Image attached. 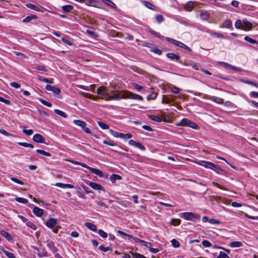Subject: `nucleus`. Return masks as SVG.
<instances>
[{
  "instance_id": "f257e3e1",
  "label": "nucleus",
  "mask_w": 258,
  "mask_h": 258,
  "mask_svg": "<svg viewBox=\"0 0 258 258\" xmlns=\"http://www.w3.org/2000/svg\"><path fill=\"white\" fill-rule=\"evenodd\" d=\"M125 91L115 92L112 91L110 96V100H119L122 98H125Z\"/></svg>"
},
{
  "instance_id": "f03ea898",
  "label": "nucleus",
  "mask_w": 258,
  "mask_h": 258,
  "mask_svg": "<svg viewBox=\"0 0 258 258\" xmlns=\"http://www.w3.org/2000/svg\"><path fill=\"white\" fill-rule=\"evenodd\" d=\"M181 217L187 220H192L194 218H199V217L193 213L184 212L181 214Z\"/></svg>"
},
{
  "instance_id": "7ed1b4c3",
  "label": "nucleus",
  "mask_w": 258,
  "mask_h": 258,
  "mask_svg": "<svg viewBox=\"0 0 258 258\" xmlns=\"http://www.w3.org/2000/svg\"><path fill=\"white\" fill-rule=\"evenodd\" d=\"M125 98L143 100V98L139 95L134 94L128 91H125Z\"/></svg>"
},
{
  "instance_id": "20e7f679",
  "label": "nucleus",
  "mask_w": 258,
  "mask_h": 258,
  "mask_svg": "<svg viewBox=\"0 0 258 258\" xmlns=\"http://www.w3.org/2000/svg\"><path fill=\"white\" fill-rule=\"evenodd\" d=\"M167 57L172 60L178 61L181 63H183L181 60H180V56L173 53H168L166 54Z\"/></svg>"
},
{
  "instance_id": "39448f33",
  "label": "nucleus",
  "mask_w": 258,
  "mask_h": 258,
  "mask_svg": "<svg viewBox=\"0 0 258 258\" xmlns=\"http://www.w3.org/2000/svg\"><path fill=\"white\" fill-rule=\"evenodd\" d=\"M33 140L34 142L39 143H45L44 138L40 134H36L34 135Z\"/></svg>"
},
{
  "instance_id": "423d86ee",
  "label": "nucleus",
  "mask_w": 258,
  "mask_h": 258,
  "mask_svg": "<svg viewBox=\"0 0 258 258\" xmlns=\"http://www.w3.org/2000/svg\"><path fill=\"white\" fill-rule=\"evenodd\" d=\"M88 184L94 189L105 191L104 188L97 183L89 182Z\"/></svg>"
},
{
  "instance_id": "0eeeda50",
  "label": "nucleus",
  "mask_w": 258,
  "mask_h": 258,
  "mask_svg": "<svg viewBox=\"0 0 258 258\" xmlns=\"http://www.w3.org/2000/svg\"><path fill=\"white\" fill-rule=\"evenodd\" d=\"M197 163L198 164H199V165L205 167V168H209V169L212 168V167H213V164H214L212 162H208V161H200L199 162H197Z\"/></svg>"
},
{
  "instance_id": "6e6552de",
  "label": "nucleus",
  "mask_w": 258,
  "mask_h": 258,
  "mask_svg": "<svg viewBox=\"0 0 258 258\" xmlns=\"http://www.w3.org/2000/svg\"><path fill=\"white\" fill-rule=\"evenodd\" d=\"M243 23V28L242 29L244 30H249L251 29L252 27V24L248 21L246 19H244L242 21Z\"/></svg>"
},
{
  "instance_id": "1a4fd4ad",
  "label": "nucleus",
  "mask_w": 258,
  "mask_h": 258,
  "mask_svg": "<svg viewBox=\"0 0 258 258\" xmlns=\"http://www.w3.org/2000/svg\"><path fill=\"white\" fill-rule=\"evenodd\" d=\"M57 224L56 220L54 218H50L46 223V225L50 228H53Z\"/></svg>"
},
{
  "instance_id": "9d476101",
  "label": "nucleus",
  "mask_w": 258,
  "mask_h": 258,
  "mask_svg": "<svg viewBox=\"0 0 258 258\" xmlns=\"http://www.w3.org/2000/svg\"><path fill=\"white\" fill-rule=\"evenodd\" d=\"M85 4L88 6H91L95 7H99L100 3L98 1L95 0H85Z\"/></svg>"
},
{
  "instance_id": "9b49d317",
  "label": "nucleus",
  "mask_w": 258,
  "mask_h": 258,
  "mask_svg": "<svg viewBox=\"0 0 258 258\" xmlns=\"http://www.w3.org/2000/svg\"><path fill=\"white\" fill-rule=\"evenodd\" d=\"M33 212L38 217H41L43 214V210L37 207H35L33 208Z\"/></svg>"
},
{
  "instance_id": "f8f14e48",
  "label": "nucleus",
  "mask_w": 258,
  "mask_h": 258,
  "mask_svg": "<svg viewBox=\"0 0 258 258\" xmlns=\"http://www.w3.org/2000/svg\"><path fill=\"white\" fill-rule=\"evenodd\" d=\"M73 122L75 124L80 126L82 129L86 126V123L85 121L80 120H74Z\"/></svg>"
},
{
  "instance_id": "ddd939ff",
  "label": "nucleus",
  "mask_w": 258,
  "mask_h": 258,
  "mask_svg": "<svg viewBox=\"0 0 258 258\" xmlns=\"http://www.w3.org/2000/svg\"><path fill=\"white\" fill-rule=\"evenodd\" d=\"M1 234L4 237H5L9 241L12 240V237L11 235L7 232L2 230L1 231Z\"/></svg>"
},
{
  "instance_id": "4468645a",
  "label": "nucleus",
  "mask_w": 258,
  "mask_h": 258,
  "mask_svg": "<svg viewBox=\"0 0 258 258\" xmlns=\"http://www.w3.org/2000/svg\"><path fill=\"white\" fill-rule=\"evenodd\" d=\"M212 198L215 201H217L218 202H222L226 204H228L229 203L227 201H226L225 199H223L221 197L218 196H212Z\"/></svg>"
},
{
  "instance_id": "2eb2a0df",
  "label": "nucleus",
  "mask_w": 258,
  "mask_h": 258,
  "mask_svg": "<svg viewBox=\"0 0 258 258\" xmlns=\"http://www.w3.org/2000/svg\"><path fill=\"white\" fill-rule=\"evenodd\" d=\"M55 185L57 187H60L61 188H73L74 187V186L72 184H64V183H56L55 184Z\"/></svg>"
},
{
  "instance_id": "dca6fc26",
  "label": "nucleus",
  "mask_w": 258,
  "mask_h": 258,
  "mask_svg": "<svg viewBox=\"0 0 258 258\" xmlns=\"http://www.w3.org/2000/svg\"><path fill=\"white\" fill-rule=\"evenodd\" d=\"M110 133L113 136H114L115 137L120 138H124V134L122 133H120L114 131L112 130H110Z\"/></svg>"
},
{
  "instance_id": "f3484780",
  "label": "nucleus",
  "mask_w": 258,
  "mask_h": 258,
  "mask_svg": "<svg viewBox=\"0 0 258 258\" xmlns=\"http://www.w3.org/2000/svg\"><path fill=\"white\" fill-rule=\"evenodd\" d=\"M85 226L88 228H89V229H90L91 230H92L93 231H97V227H96V225H94V224L92 223L86 222L85 223Z\"/></svg>"
},
{
  "instance_id": "a211bd4d",
  "label": "nucleus",
  "mask_w": 258,
  "mask_h": 258,
  "mask_svg": "<svg viewBox=\"0 0 258 258\" xmlns=\"http://www.w3.org/2000/svg\"><path fill=\"white\" fill-rule=\"evenodd\" d=\"M121 179V176L115 174H112L110 177V180L112 183H114L116 180H120Z\"/></svg>"
},
{
  "instance_id": "6ab92c4d",
  "label": "nucleus",
  "mask_w": 258,
  "mask_h": 258,
  "mask_svg": "<svg viewBox=\"0 0 258 258\" xmlns=\"http://www.w3.org/2000/svg\"><path fill=\"white\" fill-rule=\"evenodd\" d=\"M90 170L92 173L99 176L100 177H102L103 176V172L99 169L91 167V168H90Z\"/></svg>"
},
{
  "instance_id": "aec40b11",
  "label": "nucleus",
  "mask_w": 258,
  "mask_h": 258,
  "mask_svg": "<svg viewBox=\"0 0 258 258\" xmlns=\"http://www.w3.org/2000/svg\"><path fill=\"white\" fill-rule=\"evenodd\" d=\"M62 9L64 12L68 13L71 12L73 10L74 7L71 5H66L63 6Z\"/></svg>"
},
{
  "instance_id": "412c9836",
  "label": "nucleus",
  "mask_w": 258,
  "mask_h": 258,
  "mask_svg": "<svg viewBox=\"0 0 258 258\" xmlns=\"http://www.w3.org/2000/svg\"><path fill=\"white\" fill-rule=\"evenodd\" d=\"M37 18V17L36 15H32L31 16H27L26 17L24 20V22H30L32 19H36Z\"/></svg>"
},
{
  "instance_id": "4be33fe9",
  "label": "nucleus",
  "mask_w": 258,
  "mask_h": 258,
  "mask_svg": "<svg viewBox=\"0 0 258 258\" xmlns=\"http://www.w3.org/2000/svg\"><path fill=\"white\" fill-rule=\"evenodd\" d=\"M136 241L140 242L144 246L150 248L151 246V243L150 242H146L144 240H140L138 238H135Z\"/></svg>"
},
{
  "instance_id": "5701e85b",
  "label": "nucleus",
  "mask_w": 258,
  "mask_h": 258,
  "mask_svg": "<svg viewBox=\"0 0 258 258\" xmlns=\"http://www.w3.org/2000/svg\"><path fill=\"white\" fill-rule=\"evenodd\" d=\"M229 245L232 247H238L242 245V243L239 241L232 242L229 244Z\"/></svg>"
},
{
  "instance_id": "b1692460",
  "label": "nucleus",
  "mask_w": 258,
  "mask_h": 258,
  "mask_svg": "<svg viewBox=\"0 0 258 258\" xmlns=\"http://www.w3.org/2000/svg\"><path fill=\"white\" fill-rule=\"evenodd\" d=\"M26 7L29 9H31L32 10H34L37 11H40V8L38 6H36L33 4H26Z\"/></svg>"
},
{
  "instance_id": "393cba45",
  "label": "nucleus",
  "mask_w": 258,
  "mask_h": 258,
  "mask_svg": "<svg viewBox=\"0 0 258 258\" xmlns=\"http://www.w3.org/2000/svg\"><path fill=\"white\" fill-rule=\"evenodd\" d=\"M189 120L186 118H184L180 121V122L178 124L179 125L182 126H188V123L189 122Z\"/></svg>"
},
{
  "instance_id": "a878e982",
  "label": "nucleus",
  "mask_w": 258,
  "mask_h": 258,
  "mask_svg": "<svg viewBox=\"0 0 258 258\" xmlns=\"http://www.w3.org/2000/svg\"><path fill=\"white\" fill-rule=\"evenodd\" d=\"M102 1L108 6L113 8H116V5L114 3L110 0H102Z\"/></svg>"
},
{
  "instance_id": "bb28decb",
  "label": "nucleus",
  "mask_w": 258,
  "mask_h": 258,
  "mask_svg": "<svg viewBox=\"0 0 258 258\" xmlns=\"http://www.w3.org/2000/svg\"><path fill=\"white\" fill-rule=\"evenodd\" d=\"M201 17L203 20H207L209 18V14L206 11H201L200 12Z\"/></svg>"
},
{
  "instance_id": "cd10ccee",
  "label": "nucleus",
  "mask_w": 258,
  "mask_h": 258,
  "mask_svg": "<svg viewBox=\"0 0 258 258\" xmlns=\"http://www.w3.org/2000/svg\"><path fill=\"white\" fill-rule=\"evenodd\" d=\"M38 79L41 81H43V82H44L48 83V84L53 83V81L52 79H48L47 78H43L42 77H39L38 78Z\"/></svg>"
},
{
  "instance_id": "c85d7f7f",
  "label": "nucleus",
  "mask_w": 258,
  "mask_h": 258,
  "mask_svg": "<svg viewBox=\"0 0 258 258\" xmlns=\"http://www.w3.org/2000/svg\"><path fill=\"white\" fill-rule=\"evenodd\" d=\"M223 26L230 28L232 27V22L229 20H226L223 23Z\"/></svg>"
},
{
  "instance_id": "c756f323",
  "label": "nucleus",
  "mask_w": 258,
  "mask_h": 258,
  "mask_svg": "<svg viewBox=\"0 0 258 258\" xmlns=\"http://www.w3.org/2000/svg\"><path fill=\"white\" fill-rule=\"evenodd\" d=\"M235 26L237 29H242L243 28V23L240 20H238L236 21Z\"/></svg>"
},
{
  "instance_id": "7c9ffc66",
  "label": "nucleus",
  "mask_w": 258,
  "mask_h": 258,
  "mask_svg": "<svg viewBox=\"0 0 258 258\" xmlns=\"http://www.w3.org/2000/svg\"><path fill=\"white\" fill-rule=\"evenodd\" d=\"M172 101V99H171L169 97H167L166 96L163 95L162 98V102L168 104L170 103Z\"/></svg>"
},
{
  "instance_id": "2f4dec72",
  "label": "nucleus",
  "mask_w": 258,
  "mask_h": 258,
  "mask_svg": "<svg viewBox=\"0 0 258 258\" xmlns=\"http://www.w3.org/2000/svg\"><path fill=\"white\" fill-rule=\"evenodd\" d=\"M105 87H104V86L100 87L99 88H98L96 93L98 95H104V94L105 93Z\"/></svg>"
},
{
  "instance_id": "473e14b6",
  "label": "nucleus",
  "mask_w": 258,
  "mask_h": 258,
  "mask_svg": "<svg viewBox=\"0 0 258 258\" xmlns=\"http://www.w3.org/2000/svg\"><path fill=\"white\" fill-rule=\"evenodd\" d=\"M144 5L149 9L154 10L155 6L148 2H144Z\"/></svg>"
},
{
  "instance_id": "72a5a7b5",
  "label": "nucleus",
  "mask_w": 258,
  "mask_h": 258,
  "mask_svg": "<svg viewBox=\"0 0 258 258\" xmlns=\"http://www.w3.org/2000/svg\"><path fill=\"white\" fill-rule=\"evenodd\" d=\"M211 169H213L215 172H216L217 173H220V171H224L222 169H221L218 165L215 164H213V167H212V168H211Z\"/></svg>"
},
{
  "instance_id": "f704fd0d",
  "label": "nucleus",
  "mask_w": 258,
  "mask_h": 258,
  "mask_svg": "<svg viewBox=\"0 0 258 258\" xmlns=\"http://www.w3.org/2000/svg\"><path fill=\"white\" fill-rule=\"evenodd\" d=\"M15 200L19 203H23L24 204L28 203V200L27 199L17 197L15 198Z\"/></svg>"
},
{
  "instance_id": "c9c22d12",
  "label": "nucleus",
  "mask_w": 258,
  "mask_h": 258,
  "mask_svg": "<svg viewBox=\"0 0 258 258\" xmlns=\"http://www.w3.org/2000/svg\"><path fill=\"white\" fill-rule=\"evenodd\" d=\"M54 112L56 114H57L62 117H63L64 118H66L67 117V115H66V114L64 112H63L61 110L56 109L54 110Z\"/></svg>"
},
{
  "instance_id": "e433bc0d",
  "label": "nucleus",
  "mask_w": 258,
  "mask_h": 258,
  "mask_svg": "<svg viewBox=\"0 0 258 258\" xmlns=\"http://www.w3.org/2000/svg\"><path fill=\"white\" fill-rule=\"evenodd\" d=\"M36 152L39 154H42L46 156H48V157L51 156V154L49 153L45 152V151L42 150L37 149L36 150Z\"/></svg>"
},
{
  "instance_id": "4c0bfd02",
  "label": "nucleus",
  "mask_w": 258,
  "mask_h": 258,
  "mask_svg": "<svg viewBox=\"0 0 258 258\" xmlns=\"http://www.w3.org/2000/svg\"><path fill=\"white\" fill-rule=\"evenodd\" d=\"M180 220L179 219H172L171 220L170 224L174 225L176 226L180 224Z\"/></svg>"
},
{
  "instance_id": "58836bf2",
  "label": "nucleus",
  "mask_w": 258,
  "mask_h": 258,
  "mask_svg": "<svg viewBox=\"0 0 258 258\" xmlns=\"http://www.w3.org/2000/svg\"><path fill=\"white\" fill-rule=\"evenodd\" d=\"M26 225L33 230L36 229V225L31 221H28L26 223Z\"/></svg>"
},
{
  "instance_id": "ea45409f",
  "label": "nucleus",
  "mask_w": 258,
  "mask_h": 258,
  "mask_svg": "<svg viewBox=\"0 0 258 258\" xmlns=\"http://www.w3.org/2000/svg\"><path fill=\"white\" fill-rule=\"evenodd\" d=\"M244 40L246 41H248L252 44H258V42L255 41V40L251 38L250 37L248 36H245L244 37Z\"/></svg>"
},
{
  "instance_id": "a19ab883",
  "label": "nucleus",
  "mask_w": 258,
  "mask_h": 258,
  "mask_svg": "<svg viewBox=\"0 0 258 258\" xmlns=\"http://www.w3.org/2000/svg\"><path fill=\"white\" fill-rule=\"evenodd\" d=\"M97 123L98 125L102 129L105 130L109 128V126L102 122L98 121Z\"/></svg>"
},
{
  "instance_id": "79ce46f5",
  "label": "nucleus",
  "mask_w": 258,
  "mask_h": 258,
  "mask_svg": "<svg viewBox=\"0 0 258 258\" xmlns=\"http://www.w3.org/2000/svg\"><path fill=\"white\" fill-rule=\"evenodd\" d=\"M3 252L5 254V255L7 256L9 258H16L13 253L10 252L6 250H4Z\"/></svg>"
},
{
  "instance_id": "37998d69",
  "label": "nucleus",
  "mask_w": 258,
  "mask_h": 258,
  "mask_svg": "<svg viewBox=\"0 0 258 258\" xmlns=\"http://www.w3.org/2000/svg\"><path fill=\"white\" fill-rule=\"evenodd\" d=\"M225 66L228 67L229 68H231L232 70L237 71H240L241 70L240 68H236L235 67H234L229 63H225V62H222Z\"/></svg>"
},
{
  "instance_id": "c03bdc74",
  "label": "nucleus",
  "mask_w": 258,
  "mask_h": 258,
  "mask_svg": "<svg viewBox=\"0 0 258 258\" xmlns=\"http://www.w3.org/2000/svg\"><path fill=\"white\" fill-rule=\"evenodd\" d=\"M99 249L103 251L106 252L108 250H112V248L110 247H104L103 245H100Z\"/></svg>"
},
{
  "instance_id": "a18cd8bd",
  "label": "nucleus",
  "mask_w": 258,
  "mask_h": 258,
  "mask_svg": "<svg viewBox=\"0 0 258 258\" xmlns=\"http://www.w3.org/2000/svg\"><path fill=\"white\" fill-rule=\"evenodd\" d=\"M172 245L175 248L179 247V243L176 239H174L171 241Z\"/></svg>"
},
{
  "instance_id": "49530a36",
  "label": "nucleus",
  "mask_w": 258,
  "mask_h": 258,
  "mask_svg": "<svg viewBox=\"0 0 258 258\" xmlns=\"http://www.w3.org/2000/svg\"><path fill=\"white\" fill-rule=\"evenodd\" d=\"M39 101L43 105H46L48 107H51L52 105L50 103L46 101L45 100H43L42 98H39Z\"/></svg>"
},
{
  "instance_id": "de8ad7c7",
  "label": "nucleus",
  "mask_w": 258,
  "mask_h": 258,
  "mask_svg": "<svg viewBox=\"0 0 258 258\" xmlns=\"http://www.w3.org/2000/svg\"><path fill=\"white\" fill-rule=\"evenodd\" d=\"M149 32L152 35H154L155 36H156L157 37H159V38H160L161 39L164 38V36H161L159 33H157L156 32H155V31H154V30H153L152 29H150L149 30Z\"/></svg>"
},
{
  "instance_id": "09e8293b",
  "label": "nucleus",
  "mask_w": 258,
  "mask_h": 258,
  "mask_svg": "<svg viewBox=\"0 0 258 258\" xmlns=\"http://www.w3.org/2000/svg\"><path fill=\"white\" fill-rule=\"evenodd\" d=\"M98 234L100 236L105 238L107 237V234L105 232H104L103 230L100 229L98 231Z\"/></svg>"
},
{
  "instance_id": "8fccbe9b",
  "label": "nucleus",
  "mask_w": 258,
  "mask_h": 258,
  "mask_svg": "<svg viewBox=\"0 0 258 258\" xmlns=\"http://www.w3.org/2000/svg\"><path fill=\"white\" fill-rule=\"evenodd\" d=\"M102 96L99 97V98L105 100H110V96L108 94L104 93V95H102Z\"/></svg>"
},
{
  "instance_id": "3c124183",
  "label": "nucleus",
  "mask_w": 258,
  "mask_h": 258,
  "mask_svg": "<svg viewBox=\"0 0 258 258\" xmlns=\"http://www.w3.org/2000/svg\"><path fill=\"white\" fill-rule=\"evenodd\" d=\"M150 118L154 120V121H157V122H161V119L160 117H158V116H155V115H150Z\"/></svg>"
},
{
  "instance_id": "603ef678",
  "label": "nucleus",
  "mask_w": 258,
  "mask_h": 258,
  "mask_svg": "<svg viewBox=\"0 0 258 258\" xmlns=\"http://www.w3.org/2000/svg\"><path fill=\"white\" fill-rule=\"evenodd\" d=\"M217 258H229V257L226 253L221 251Z\"/></svg>"
},
{
  "instance_id": "864d4df0",
  "label": "nucleus",
  "mask_w": 258,
  "mask_h": 258,
  "mask_svg": "<svg viewBox=\"0 0 258 258\" xmlns=\"http://www.w3.org/2000/svg\"><path fill=\"white\" fill-rule=\"evenodd\" d=\"M11 180H12L13 181H14L15 182H16V183H17L18 184H20L21 185H24V183L22 181H21V180H20L15 178V177H11Z\"/></svg>"
},
{
  "instance_id": "5fc2aeb1",
  "label": "nucleus",
  "mask_w": 258,
  "mask_h": 258,
  "mask_svg": "<svg viewBox=\"0 0 258 258\" xmlns=\"http://www.w3.org/2000/svg\"><path fill=\"white\" fill-rule=\"evenodd\" d=\"M188 126L190 127H191L192 128H194V129H196V128H198V125L196 123H195V122H192V121H191L190 120L189 122L188 123Z\"/></svg>"
},
{
  "instance_id": "6e6d98bb",
  "label": "nucleus",
  "mask_w": 258,
  "mask_h": 258,
  "mask_svg": "<svg viewBox=\"0 0 258 258\" xmlns=\"http://www.w3.org/2000/svg\"><path fill=\"white\" fill-rule=\"evenodd\" d=\"M103 143L112 146L115 145L114 142L111 140H104Z\"/></svg>"
},
{
  "instance_id": "4d7b16f0",
  "label": "nucleus",
  "mask_w": 258,
  "mask_h": 258,
  "mask_svg": "<svg viewBox=\"0 0 258 258\" xmlns=\"http://www.w3.org/2000/svg\"><path fill=\"white\" fill-rule=\"evenodd\" d=\"M86 33L88 34L90 36H91L92 38H95L97 36V35L93 31L87 30L86 31Z\"/></svg>"
},
{
  "instance_id": "13d9d810",
  "label": "nucleus",
  "mask_w": 258,
  "mask_h": 258,
  "mask_svg": "<svg viewBox=\"0 0 258 258\" xmlns=\"http://www.w3.org/2000/svg\"><path fill=\"white\" fill-rule=\"evenodd\" d=\"M157 94L156 93H152L147 96V99L148 100L155 99L157 97Z\"/></svg>"
},
{
  "instance_id": "bf43d9fd",
  "label": "nucleus",
  "mask_w": 258,
  "mask_h": 258,
  "mask_svg": "<svg viewBox=\"0 0 258 258\" xmlns=\"http://www.w3.org/2000/svg\"><path fill=\"white\" fill-rule=\"evenodd\" d=\"M179 47L183 48L186 49V50H187L189 52H190L191 51V49L189 47H188L187 46H186V45H185L183 43L181 42V43H179Z\"/></svg>"
},
{
  "instance_id": "052dcab7",
  "label": "nucleus",
  "mask_w": 258,
  "mask_h": 258,
  "mask_svg": "<svg viewBox=\"0 0 258 258\" xmlns=\"http://www.w3.org/2000/svg\"><path fill=\"white\" fill-rule=\"evenodd\" d=\"M156 20L158 23H161L164 20V18L161 15H158L156 17Z\"/></svg>"
},
{
  "instance_id": "680f3d73",
  "label": "nucleus",
  "mask_w": 258,
  "mask_h": 258,
  "mask_svg": "<svg viewBox=\"0 0 258 258\" xmlns=\"http://www.w3.org/2000/svg\"><path fill=\"white\" fill-rule=\"evenodd\" d=\"M185 9L188 11H191L192 10L193 6L192 3H188L185 6Z\"/></svg>"
},
{
  "instance_id": "e2e57ef3",
  "label": "nucleus",
  "mask_w": 258,
  "mask_h": 258,
  "mask_svg": "<svg viewBox=\"0 0 258 258\" xmlns=\"http://www.w3.org/2000/svg\"><path fill=\"white\" fill-rule=\"evenodd\" d=\"M202 244L204 247H210L211 246V243L206 240H204L202 241Z\"/></svg>"
},
{
  "instance_id": "0e129e2a",
  "label": "nucleus",
  "mask_w": 258,
  "mask_h": 258,
  "mask_svg": "<svg viewBox=\"0 0 258 258\" xmlns=\"http://www.w3.org/2000/svg\"><path fill=\"white\" fill-rule=\"evenodd\" d=\"M209 222L212 224H219L220 223V222L219 220L214 219H210L209 220Z\"/></svg>"
},
{
  "instance_id": "69168bd1",
  "label": "nucleus",
  "mask_w": 258,
  "mask_h": 258,
  "mask_svg": "<svg viewBox=\"0 0 258 258\" xmlns=\"http://www.w3.org/2000/svg\"><path fill=\"white\" fill-rule=\"evenodd\" d=\"M52 91L56 95H58L60 93V90L58 88L54 86L52 90Z\"/></svg>"
},
{
  "instance_id": "338daca9",
  "label": "nucleus",
  "mask_w": 258,
  "mask_h": 258,
  "mask_svg": "<svg viewBox=\"0 0 258 258\" xmlns=\"http://www.w3.org/2000/svg\"><path fill=\"white\" fill-rule=\"evenodd\" d=\"M23 132L27 136H30L33 133V131L32 130H23Z\"/></svg>"
},
{
  "instance_id": "774afa93",
  "label": "nucleus",
  "mask_w": 258,
  "mask_h": 258,
  "mask_svg": "<svg viewBox=\"0 0 258 258\" xmlns=\"http://www.w3.org/2000/svg\"><path fill=\"white\" fill-rule=\"evenodd\" d=\"M213 101L219 104H223L224 103V100L222 98L216 97Z\"/></svg>"
}]
</instances>
